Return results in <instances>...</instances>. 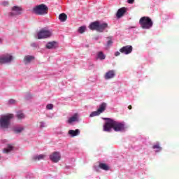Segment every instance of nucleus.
<instances>
[{"instance_id": "obj_1", "label": "nucleus", "mask_w": 179, "mask_h": 179, "mask_svg": "<svg viewBox=\"0 0 179 179\" xmlns=\"http://www.w3.org/2000/svg\"><path fill=\"white\" fill-rule=\"evenodd\" d=\"M103 120L108 121L103 125V131L106 132H110L112 128L115 132L125 131V125L124 124L113 120L110 118L105 117Z\"/></svg>"}, {"instance_id": "obj_2", "label": "nucleus", "mask_w": 179, "mask_h": 179, "mask_svg": "<svg viewBox=\"0 0 179 179\" xmlns=\"http://www.w3.org/2000/svg\"><path fill=\"white\" fill-rule=\"evenodd\" d=\"M13 119V114L8 113L0 116V128L8 129L10 125V120Z\"/></svg>"}, {"instance_id": "obj_3", "label": "nucleus", "mask_w": 179, "mask_h": 179, "mask_svg": "<svg viewBox=\"0 0 179 179\" xmlns=\"http://www.w3.org/2000/svg\"><path fill=\"white\" fill-rule=\"evenodd\" d=\"M89 29L90 30H96L99 33H103L106 29H108V24L106 22L101 24L99 21H95L90 24Z\"/></svg>"}, {"instance_id": "obj_4", "label": "nucleus", "mask_w": 179, "mask_h": 179, "mask_svg": "<svg viewBox=\"0 0 179 179\" xmlns=\"http://www.w3.org/2000/svg\"><path fill=\"white\" fill-rule=\"evenodd\" d=\"M139 23L142 29H149L153 27V21L149 17H142L139 20Z\"/></svg>"}, {"instance_id": "obj_5", "label": "nucleus", "mask_w": 179, "mask_h": 179, "mask_svg": "<svg viewBox=\"0 0 179 179\" xmlns=\"http://www.w3.org/2000/svg\"><path fill=\"white\" fill-rule=\"evenodd\" d=\"M32 11L36 15H47L48 13V7L45 4H40L35 6Z\"/></svg>"}, {"instance_id": "obj_6", "label": "nucleus", "mask_w": 179, "mask_h": 179, "mask_svg": "<svg viewBox=\"0 0 179 179\" xmlns=\"http://www.w3.org/2000/svg\"><path fill=\"white\" fill-rule=\"evenodd\" d=\"M106 108H107V103L103 102L99 106L96 111H94L90 115V117H97V115H100V114L106 111Z\"/></svg>"}, {"instance_id": "obj_7", "label": "nucleus", "mask_w": 179, "mask_h": 179, "mask_svg": "<svg viewBox=\"0 0 179 179\" xmlns=\"http://www.w3.org/2000/svg\"><path fill=\"white\" fill-rule=\"evenodd\" d=\"M52 33L50 31L41 29L38 33V39L41 40V38H47L48 37H51Z\"/></svg>"}, {"instance_id": "obj_8", "label": "nucleus", "mask_w": 179, "mask_h": 179, "mask_svg": "<svg viewBox=\"0 0 179 179\" xmlns=\"http://www.w3.org/2000/svg\"><path fill=\"white\" fill-rule=\"evenodd\" d=\"M13 60V57L10 55H6L0 57V64H9Z\"/></svg>"}, {"instance_id": "obj_9", "label": "nucleus", "mask_w": 179, "mask_h": 179, "mask_svg": "<svg viewBox=\"0 0 179 179\" xmlns=\"http://www.w3.org/2000/svg\"><path fill=\"white\" fill-rule=\"evenodd\" d=\"M133 48L131 45H126L120 49V52L122 54H125L126 55H128V54H131L132 52Z\"/></svg>"}, {"instance_id": "obj_10", "label": "nucleus", "mask_w": 179, "mask_h": 179, "mask_svg": "<svg viewBox=\"0 0 179 179\" xmlns=\"http://www.w3.org/2000/svg\"><path fill=\"white\" fill-rule=\"evenodd\" d=\"M50 157V160H52V162L54 163H58L59 160H61V155L58 152H53Z\"/></svg>"}, {"instance_id": "obj_11", "label": "nucleus", "mask_w": 179, "mask_h": 179, "mask_svg": "<svg viewBox=\"0 0 179 179\" xmlns=\"http://www.w3.org/2000/svg\"><path fill=\"white\" fill-rule=\"evenodd\" d=\"M12 10L15 13H10V15L13 16L14 15H22L23 9H22V7L15 6L12 8Z\"/></svg>"}, {"instance_id": "obj_12", "label": "nucleus", "mask_w": 179, "mask_h": 179, "mask_svg": "<svg viewBox=\"0 0 179 179\" xmlns=\"http://www.w3.org/2000/svg\"><path fill=\"white\" fill-rule=\"evenodd\" d=\"M125 13H127V8L125 7H122V8H120L117 13H116V16L117 17V19H120L121 17H122V16H124V15H125Z\"/></svg>"}, {"instance_id": "obj_13", "label": "nucleus", "mask_w": 179, "mask_h": 179, "mask_svg": "<svg viewBox=\"0 0 179 179\" xmlns=\"http://www.w3.org/2000/svg\"><path fill=\"white\" fill-rule=\"evenodd\" d=\"M115 76V71L114 70H110L106 73L105 74V79L108 80V79H113Z\"/></svg>"}, {"instance_id": "obj_14", "label": "nucleus", "mask_w": 179, "mask_h": 179, "mask_svg": "<svg viewBox=\"0 0 179 179\" xmlns=\"http://www.w3.org/2000/svg\"><path fill=\"white\" fill-rule=\"evenodd\" d=\"M80 130L79 129H77L76 130H69L68 132V134L71 136V138H75V136H78V135H80Z\"/></svg>"}, {"instance_id": "obj_15", "label": "nucleus", "mask_w": 179, "mask_h": 179, "mask_svg": "<svg viewBox=\"0 0 179 179\" xmlns=\"http://www.w3.org/2000/svg\"><path fill=\"white\" fill-rule=\"evenodd\" d=\"M45 47L46 48H48V50H54V48H57V43L55 41L48 42L46 44Z\"/></svg>"}, {"instance_id": "obj_16", "label": "nucleus", "mask_w": 179, "mask_h": 179, "mask_svg": "<svg viewBox=\"0 0 179 179\" xmlns=\"http://www.w3.org/2000/svg\"><path fill=\"white\" fill-rule=\"evenodd\" d=\"M45 158V155H36L32 157V162H40V160H43Z\"/></svg>"}, {"instance_id": "obj_17", "label": "nucleus", "mask_w": 179, "mask_h": 179, "mask_svg": "<svg viewBox=\"0 0 179 179\" xmlns=\"http://www.w3.org/2000/svg\"><path fill=\"white\" fill-rule=\"evenodd\" d=\"M33 59H34V56L27 55V56L24 57V62L25 64H30V62H31V61H33Z\"/></svg>"}, {"instance_id": "obj_18", "label": "nucleus", "mask_w": 179, "mask_h": 179, "mask_svg": "<svg viewBox=\"0 0 179 179\" xmlns=\"http://www.w3.org/2000/svg\"><path fill=\"white\" fill-rule=\"evenodd\" d=\"M99 169L104 170L105 171H108L110 170V166L104 163H100L99 165Z\"/></svg>"}, {"instance_id": "obj_19", "label": "nucleus", "mask_w": 179, "mask_h": 179, "mask_svg": "<svg viewBox=\"0 0 179 179\" xmlns=\"http://www.w3.org/2000/svg\"><path fill=\"white\" fill-rule=\"evenodd\" d=\"M66 19H68V15L65 13H61L59 15V20L60 22H66Z\"/></svg>"}, {"instance_id": "obj_20", "label": "nucleus", "mask_w": 179, "mask_h": 179, "mask_svg": "<svg viewBox=\"0 0 179 179\" xmlns=\"http://www.w3.org/2000/svg\"><path fill=\"white\" fill-rule=\"evenodd\" d=\"M77 120H78V114L76 113V114H74V115L73 117H70L68 120V123L69 124H72V122H75Z\"/></svg>"}, {"instance_id": "obj_21", "label": "nucleus", "mask_w": 179, "mask_h": 179, "mask_svg": "<svg viewBox=\"0 0 179 179\" xmlns=\"http://www.w3.org/2000/svg\"><path fill=\"white\" fill-rule=\"evenodd\" d=\"M13 150V147L12 145L8 144L7 148L3 149V153H9V152H12Z\"/></svg>"}, {"instance_id": "obj_22", "label": "nucleus", "mask_w": 179, "mask_h": 179, "mask_svg": "<svg viewBox=\"0 0 179 179\" xmlns=\"http://www.w3.org/2000/svg\"><path fill=\"white\" fill-rule=\"evenodd\" d=\"M24 128L23 127H15L13 129V131L15 133V134H20V132H22V131H24Z\"/></svg>"}, {"instance_id": "obj_23", "label": "nucleus", "mask_w": 179, "mask_h": 179, "mask_svg": "<svg viewBox=\"0 0 179 179\" xmlns=\"http://www.w3.org/2000/svg\"><path fill=\"white\" fill-rule=\"evenodd\" d=\"M97 58H99V59H106V56L103 52H99L97 53Z\"/></svg>"}, {"instance_id": "obj_24", "label": "nucleus", "mask_w": 179, "mask_h": 179, "mask_svg": "<svg viewBox=\"0 0 179 179\" xmlns=\"http://www.w3.org/2000/svg\"><path fill=\"white\" fill-rule=\"evenodd\" d=\"M16 117L18 120H23V118H24V114L20 111L17 113Z\"/></svg>"}, {"instance_id": "obj_25", "label": "nucleus", "mask_w": 179, "mask_h": 179, "mask_svg": "<svg viewBox=\"0 0 179 179\" xmlns=\"http://www.w3.org/2000/svg\"><path fill=\"white\" fill-rule=\"evenodd\" d=\"M85 31H86V27H80L78 29V32L80 33V34H83Z\"/></svg>"}, {"instance_id": "obj_26", "label": "nucleus", "mask_w": 179, "mask_h": 179, "mask_svg": "<svg viewBox=\"0 0 179 179\" xmlns=\"http://www.w3.org/2000/svg\"><path fill=\"white\" fill-rule=\"evenodd\" d=\"M152 149H159V150H162V147H160L159 144H156L152 146Z\"/></svg>"}, {"instance_id": "obj_27", "label": "nucleus", "mask_w": 179, "mask_h": 179, "mask_svg": "<svg viewBox=\"0 0 179 179\" xmlns=\"http://www.w3.org/2000/svg\"><path fill=\"white\" fill-rule=\"evenodd\" d=\"M46 108H47V110H52V108H54V105H52V104H48L47 106H46Z\"/></svg>"}, {"instance_id": "obj_28", "label": "nucleus", "mask_w": 179, "mask_h": 179, "mask_svg": "<svg viewBox=\"0 0 179 179\" xmlns=\"http://www.w3.org/2000/svg\"><path fill=\"white\" fill-rule=\"evenodd\" d=\"M108 42H107V45H111L113 44V41L111 40V38L108 37Z\"/></svg>"}, {"instance_id": "obj_29", "label": "nucleus", "mask_w": 179, "mask_h": 179, "mask_svg": "<svg viewBox=\"0 0 179 179\" xmlns=\"http://www.w3.org/2000/svg\"><path fill=\"white\" fill-rule=\"evenodd\" d=\"M15 103H16V101L14 100V99H10V100L9 101V103H10V104H15Z\"/></svg>"}, {"instance_id": "obj_30", "label": "nucleus", "mask_w": 179, "mask_h": 179, "mask_svg": "<svg viewBox=\"0 0 179 179\" xmlns=\"http://www.w3.org/2000/svg\"><path fill=\"white\" fill-rule=\"evenodd\" d=\"M121 55V53L120 52H115V57H118Z\"/></svg>"}, {"instance_id": "obj_31", "label": "nucleus", "mask_w": 179, "mask_h": 179, "mask_svg": "<svg viewBox=\"0 0 179 179\" xmlns=\"http://www.w3.org/2000/svg\"><path fill=\"white\" fill-rule=\"evenodd\" d=\"M135 2V0H128V3H134Z\"/></svg>"}, {"instance_id": "obj_32", "label": "nucleus", "mask_w": 179, "mask_h": 179, "mask_svg": "<svg viewBox=\"0 0 179 179\" xmlns=\"http://www.w3.org/2000/svg\"><path fill=\"white\" fill-rule=\"evenodd\" d=\"M128 108H129V110H132V106L129 105V106H128Z\"/></svg>"}, {"instance_id": "obj_33", "label": "nucleus", "mask_w": 179, "mask_h": 179, "mask_svg": "<svg viewBox=\"0 0 179 179\" xmlns=\"http://www.w3.org/2000/svg\"><path fill=\"white\" fill-rule=\"evenodd\" d=\"M41 128H44V125H43V123L41 124Z\"/></svg>"}, {"instance_id": "obj_34", "label": "nucleus", "mask_w": 179, "mask_h": 179, "mask_svg": "<svg viewBox=\"0 0 179 179\" xmlns=\"http://www.w3.org/2000/svg\"><path fill=\"white\" fill-rule=\"evenodd\" d=\"M2 43V38H0V43Z\"/></svg>"}, {"instance_id": "obj_35", "label": "nucleus", "mask_w": 179, "mask_h": 179, "mask_svg": "<svg viewBox=\"0 0 179 179\" xmlns=\"http://www.w3.org/2000/svg\"><path fill=\"white\" fill-rule=\"evenodd\" d=\"M9 4V3H8V2H6V5H8Z\"/></svg>"}, {"instance_id": "obj_36", "label": "nucleus", "mask_w": 179, "mask_h": 179, "mask_svg": "<svg viewBox=\"0 0 179 179\" xmlns=\"http://www.w3.org/2000/svg\"><path fill=\"white\" fill-rule=\"evenodd\" d=\"M0 159H1V157H0Z\"/></svg>"}]
</instances>
